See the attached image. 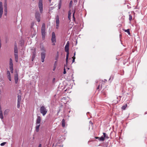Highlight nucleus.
<instances>
[{
    "instance_id": "obj_35",
    "label": "nucleus",
    "mask_w": 147,
    "mask_h": 147,
    "mask_svg": "<svg viewBox=\"0 0 147 147\" xmlns=\"http://www.w3.org/2000/svg\"><path fill=\"white\" fill-rule=\"evenodd\" d=\"M21 102H18L17 107L19 108L20 107Z\"/></svg>"
},
{
    "instance_id": "obj_54",
    "label": "nucleus",
    "mask_w": 147,
    "mask_h": 147,
    "mask_svg": "<svg viewBox=\"0 0 147 147\" xmlns=\"http://www.w3.org/2000/svg\"><path fill=\"white\" fill-rule=\"evenodd\" d=\"M55 68H54L53 69V71H54L55 70Z\"/></svg>"
},
{
    "instance_id": "obj_43",
    "label": "nucleus",
    "mask_w": 147,
    "mask_h": 147,
    "mask_svg": "<svg viewBox=\"0 0 147 147\" xmlns=\"http://www.w3.org/2000/svg\"><path fill=\"white\" fill-rule=\"evenodd\" d=\"M127 6L128 7V9H129V8H131V7L130 6V4H129V5H127Z\"/></svg>"
},
{
    "instance_id": "obj_7",
    "label": "nucleus",
    "mask_w": 147,
    "mask_h": 147,
    "mask_svg": "<svg viewBox=\"0 0 147 147\" xmlns=\"http://www.w3.org/2000/svg\"><path fill=\"white\" fill-rule=\"evenodd\" d=\"M35 17L38 22L40 21V15L39 13L36 12L35 13Z\"/></svg>"
},
{
    "instance_id": "obj_37",
    "label": "nucleus",
    "mask_w": 147,
    "mask_h": 147,
    "mask_svg": "<svg viewBox=\"0 0 147 147\" xmlns=\"http://www.w3.org/2000/svg\"><path fill=\"white\" fill-rule=\"evenodd\" d=\"M6 144V142H3L0 145L1 146H3L5 144Z\"/></svg>"
},
{
    "instance_id": "obj_44",
    "label": "nucleus",
    "mask_w": 147,
    "mask_h": 147,
    "mask_svg": "<svg viewBox=\"0 0 147 147\" xmlns=\"http://www.w3.org/2000/svg\"><path fill=\"white\" fill-rule=\"evenodd\" d=\"M40 10V12L41 13H42V11L43 10Z\"/></svg>"
},
{
    "instance_id": "obj_50",
    "label": "nucleus",
    "mask_w": 147,
    "mask_h": 147,
    "mask_svg": "<svg viewBox=\"0 0 147 147\" xmlns=\"http://www.w3.org/2000/svg\"><path fill=\"white\" fill-rule=\"evenodd\" d=\"M75 55H76V52H74V57H75Z\"/></svg>"
},
{
    "instance_id": "obj_11",
    "label": "nucleus",
    "mask_w": 147,
    "mask_h": 147,
    "mask_svg": "<svg viewBox=\"0 0 147 147\" xmlns=\"http://www.w3.org/2000/svg\"><path fill=\"white\" fill-rule=\"evenodd\" d=\"M14 52L15 53H18V49L16 44H15L14 47Z\"/></svg>"
},
{
    "instance_id": "obj_46",
    "label": "nucleus",
    "mask_w": 147,
    "mask_h": 147,
    "mask_svg": "<svg viewBox=\"0 0 147 147\" xmlns=\"http://www.w3.org/2000/svg\"><path fill=\"white\" fill-rule=\"evenodd\" d=\"M41 146H42L41 144H40L39 145L38 147H41Z\"/></svg>"
},
{
    "instance_id": "obj_14",
    "label": "nucleus",
    "mask_w": 147,
    "mask_h": 147,
    "mask_svg": "<svg viewBox=\"0 0 147 147\" xmlns=\"http://www.w3.org/2000/svg\"><path fill=\"white\" fill-rule=\"evenodd\" d=\"M62 126L63 127H64L65 126V122L64 119H63L61 121Z\"/></svg>"
},
{
    "instance_id": "obj_52",
    "label": "nucleus",
    "mask_w": 147,
    "mask_h": 147,
    "mask_svg": "<svg viewBox=\"0 0 147 147\" xmlns=\"http://www.w3.org/2000/svg\"><path fill=\"white\" fill-rule=\"evenodd\" d=\"M55 80V78H53V81H54Z\"/></svg>"
},
{
    "instance_id": "obj_21",
    "label": "nucleus",
    "mask_w": 147,
    "mask_h": 147,
    "mask_svg": "<svg viewBox=\"0 0 147 147\" xmlns=\"http://www.w3.org/2000/svg\"><path fill=\"white\" fill-rule=\"evenodd\" d=\"M61 0H60L59 2V5H58V8H59V9H60L61 8Z\"/></svg>"
},
{
    "instance_id": "obj_59",
    "label": "nucleus",
    "mask_w": 147,
    "mask_h": 147,
    "mask_svg": "<svg viewBox=\"0 0 147 147\" xmlns=\"http://www.w3.org/2000/svg\"><path fill=\"white\" fill-rule=\"evenodd\" d=\"M73 76V74H72V76Z\"/></svg>"
},
{
    "instance_id": "obj_19",
    "label": "nucleus",
    "mask_w": 147,
    "mask_h": 147,
    "mask_svg": "<svg viewBox=\"0 0 147 147\" xmlns=\"http://www.w3.org/2000/svg\"><path fill=\"white\" fill-rule=\"evenodd\" d=\"M21 95H18V102H21Z\"/></svg>"
},
{
    "instance_id": "obj_6",
    "label": "nucleus",
    "mask_w": 147,
    "mask_h": 147,
    "mask_svg": "<svg viewBox=\"0 0 147 147\" xmlns=\"http://www.w3.org/2000/svg\"><path fill=\"white\" fill-rule=\"evenodd\" d=\"M41 61L42 62L44 61V60L45 57V52H42L41 53Z\"/></svg>"
},
{
    "instance_id": "obj_5",
    "label": "nucleus",
    "mask_w": 147,
    "mask_h": 147,
    "mask_svg": "<svg viewBox=\"0 0 147 147\" xmlns=\"http://www.w3.org/2000/svg\"><path fill=\"white\" fill-rule=\"evenodd\" d=\"M69 41H68L67 42V43L65 46V51H66L67 52V53H68V54H69Z\"/></svg>"
},
{
    "instance_id": "obj_49",
    "label": "nucleus",
    "mask_w": 147,
    "mask_h": 147,
    "mask_svg": "<svg viewBox=\"0 0 147 147\" xmlns=\"http://www.w3.org/2000/svg\"><path fill=\"white\" fill-rule=\"evenodd\" d=\"M0 45H1V40L0 39Z\"/></svg>"
},
{
    "instance_id": "obj_3",
    "label": "nucleus",
    "mask_w": 147,
    "mask_h": 147,
    "mask_svg": "<svg viewBox=\"0 0 147 147\" xmlns=\"http://www.w3.org/2000/svg\"><path fill=\"white\" fill-rule=\"evenodd\" d=\"M56 22V28L58 29L59 26V15H57L55 18Z\"/></svg>"
},
{
    "instance_id": "obj_4",
    "label": "nucleus",
    "mask_w": 147,
    "mask_h": 147,
    "mask_svg": "<svg viewBox=\"0 0 147 147\" xmlns=\"http://www.w3.org/2000/svg\"><path fill=\"white\" fill-rule=\"evenodd\" d=\"M52 42L53 43V45H55V43L56 42V39L55 38V33L53 32L52 33V38L51 39Z\"/></svg>"
},
{
    "instance_id": "obj_12",
    "label": "nucleus",
    "mask_w": 147,
    "mask_h": 147,
    "mask_svg": "<svg viewBox=\"0 0 147 147\" xmlns=\"http://www.w3.org/2000/svg\"><path fill=\"white\" fill-rule=\"evenodd\" d=\"M13 67V61L11 58L9 59V67Z\"/></svg>"
},
{
    "instance_id": "obj_9",
    "label": "nucleus",
    "mask_w": 147,
    "mask_h": 147,
    "mask_svg": "<svg viewBox=\"0 0 147 147\" xmlns=\"http://www.w3.org/2000/svg\"><path fill=\"white\" fill-rule=\"evenodd\" d=\"M38 7L39 9H43L42 0H39L38 2Z\"/></svg>"
},
{
    "instance_id": "obj_17",
    "label": "nucleus",
    "mask_w": 147,
    "mask_h": 147,
    "mask_svg": "<svg viewBox=\"0 0 147 147\" xmlns=\"http://www.w3.org/2000/svg\"><path fill=\"white\" fill-rule=\"evenodd\" d=\"M71 10L68 11V18L69 20H71Z\"/></svg>"
},
{
    "instance_id": "obj_8",
    "label": "nucleus",
    "mask_w": 147,
    "mask_h": 147,
    "mask_svg": "<svg viewBox=\"0 0 147 147\" xmlns=\"http://www.w3.org/2000/svg\"><path fill=\"white\" fill-rule=\"evenodd\" d=\"M37 118L36 119V124H40V123L41 118L38 115H37Z\"/></svg>"
},
{
    "instance_id": "obj_24",
    "label": "nucleus",
    "mask_w": 147,
    "mask_h": 147,
    "mask_svg": "<svg viewBox=\"0 0 147 147\" xmlns=\"http://www.w3.org/2000/svg\"><path fill=\"white\" fill-rule=\"evenodd\" d=\"M103 136H104V137L105 139V138H107V139L109 137L106 134V133H103Z\"/></svg>"
},
{
    "instance_id": "obj_32",
    "label": "nucleus",
    "mask_w": 147,
    "mask_h": 147,
    "mask_svg": "<svg viewBox=\"0 0 147 147\" xmlns=\"http://www.w3.org/2000/svg\"><path fill=\"white\" fill-rule=\"evenodd\" d=\"M0 9H3V4L1 2L0 3Z\"/></svg>"
},
{
    "instance_id": "obj_33",
    "label": "nucleus",
    "mask_w": 147,
    "mask_h": 147,
    "mask_svg": "<svg viewBox=\"0 0 147 147\" xmlns=\"http://www.w3.org/2000/svg\"><path fill=\"white\" fill-rule=\"evenodd\" d=\"M7 77L9 76H11L10 71H7Z\"/></svg>"
},
{
    "instance_id": "obj_39",
    "label": "nucleus",
    "mask_w": 147,
    "mask_h": 147,
    "mask_svg": "<svg viewBox=\"0 0 147 147\" xmlns=\"http://www.w3.org/2000/svg\"><path fill=\"white\" fill-rule=\"evenodd\" d=\"M7 10H5L4 14L6 16L7 14Z\"/></svg>"
},
{
    "instance_id": "obj_23",
    "label": "nucleus",
    "mask_w": 147,
    "mask_h": 147,
    "mask_svg": "<svg viewBox=\"0 0 147 147\" xmlns=\"http://www.w3.org/2000/svg\"><path fill=\"white\" fill-rule=\"evenodd\" d=\"M69 55V54H68V53H67L66 58V63H68V59Z\"/></svg>"
},
{
    "instance_id": "obj_38",
    "label": "nucleus",
    "mask_w": 147,
    "mask_h": 147,
    "mask_svg": "<svg viewBox=\"0 0 147 147\" xmlns=\"http://www.w3.org/2000/svg\"><path fill=\"white\" fill-rule=\"evenodd\" d=\"M68 67V63H66L65 64V65L64 68H66V67Z\"/></svg>"
},
{
    "instance_id": "obj_29",
    "label": "nucleus",
    "mask_w": 147,
    "mask_h": 147,
    "mask_svg": "<svg viewBox=\"0 0 147 147\" xmlns=\"http://www.w3.org/2000/svg\"><path fill=\"white\" fill-rule=\"evenodd\" d=\"M127 105L126 104L125 105L123 106L122 107V109L123 110H125V109L126 107H127Z\"/></svg>"
},
{
    "instance_id": "obj_20",
    "label": "nucleus",
    "mask_w": 147,
    "mask_h": 147,
    "mask_svg": "<svg viewBox=\"0 0 147 147\" xmlns=\"http://www.w3.org/2000/svg\"><path fill=\"white\" fill-rule=\"evenodd\" d=\"M4 9H7V0H5V1L4 5Z\"/></svg>"
},
{
    "instance_id": "obj_27",
    "label": "nucleus",
    "mask_w": 147,
    "mask_h": 147,
    "mask_svg": "<svg viewBox=\"0 0 147 147\" xmlns=\"http://www.w3.org/2000/svg\"><path fill=\"white\" fill-rule=\"evenodd\" d=\"M105 140L104 136H101L99 138V141H104Z\"/></svg>"
},
{
    "instance_id": "obj_31",
    "label": "nucleus",
    "mask_w": 147,
    "mask_h": 147,
    "mask_svg": "<svg viewBox=\"0 0 147 147\" xmlns=\"http://www.w3.org/2000/svg\"><path fill=\"white\" fill-rule=\"evenodd\" d=\"M75 13V10H74V11H73V20L74 21H75V18L74 17V14Z\"/></svg>"
},
{
    "instance_id": "obj_51",
    "label": "nucleus",
    "mask_w": 147,
    "mask_h": 147,
    "mask_svg": "<svg viewBox=\"0 0 147 147\" xmlns=\"http://www.w3.org/2000/svg\"><path fill=\"white\" fill-rule=\"evenodd\" d=\"M57 58H58V52H57Z\"/></svg>"
},
{
    "instance_id": "obj_10",
    "label": "nucleus",
    "mask_w": 147,
    "mask_h": 147,
    "mask_svg": "<svg viewBox=\"0 0 147 147\" xmlns=\"http://www.w3.org/2000/svg\"><path fill=\"white\" fill-rule=\"evenodd\" d=\"M14 80L16 84H17L18 82V75L17 72L14 75Z\"/></svg>"
},
{
    "instance_id": "obj_58",
    "label": "nucleus",
    "mask_w": 147,
    "mask_h": 147,
    "mask_svg": "<svg viewBox=\"0 0 147 147\" xmlns=\"http://www.w3.org/2000/svg\"><path fill=\"white\" fill-rule=\"evenodd\" d=\"M35 0H32L33 1H34Z\"/></svg>"
},
{
    "instance_id": "obj_47",
    "label": "nucleus",
    "mask_w": 147,
    "mask_h": 147,
    "mask_svg": "<svg viewBox=\"0 0 147 147\" xmlns=\"http://www.w3.org/2000/svg\"><path fill=\"white\" fill-rule=\"evenodd\" d=\"M96 139H98L99 140V137H96Z\"/></svg>"
},
{
    "instance_id": "obj_13",
    "label": "nucleus",
    "mask_w": 147,
    "mask_h": 147,
    "mask_svg": "<svg viewBox=\"0 0 147 147\" xmlns=\"http://www.w3.org/2000/svg\"><path fill=\"white\" fill-rule=\"evenodd\" d=\"M15 60L16 62H18V56L17 54L15 53L14 54Z\"/></svg>"
},
{
    "instance_id": "obj_18",
    "label": "nucleus",
    "mask_w": 147,
    "mask_h": 147,
    "mask_svg": "<svg viewBox=\"0 0 147 147\" xmlns=\"http://www.w3.org/2000/svg\"><path fill=\"white\" fill-rule=\"evenodd\" d=\"M0 118L1 119H3L2 112L1 110V108H0Z\"/></svg>"
},
{
    "instance_id": "obj_55",
    "label": "nucleus",
    "mask_w": 147,
    "mask_h": 147,
    "mask_svg": "<svg viewBox=\"0 0 147 147\" xmlns=\"http://www.w3.org/2000/svg\"><path fill=\"white\" fill-rule=\"evenodd\" d=\"M1 45H0V49H1Z\"/></svg>"
},
{
    "instance_id": "obj_2",
    "label": "nucleus",
    "mask_w": 147,
    "mask_h": 147,
    "mask_svg": "<svg viewBox=\"0 0 147 147\" xmlns=\"http://www.w3.org/2000/svg\"><path fill=\"white\" fill-rule=\"evenodd\" d=\"M47 111V109L44 106H42L40 107V111L43 116H44L46 114Z\"/></svg>"
},
{
    "instance_id": "obj_16",
    "label": "nucleus",
    "mask_w": 147,
    "mask_h": 147,
    "mask_svg": "<svg viewBox=\"0 0 147 147\" xmlns=\"http://www.w3.org/2000/svg\"><path fill=\"white\" fill-rule=\"evenodd\" d=\"M9 109H7L5 110L4 112V115H7L8 114L9 112Z\"/></svg>"
},
{
    "instance_id": "obj_57",
    "label": "nucleus",
    "mask_w": 147,
    "mask_h": 147,
    "mask_svg": "<svg viewBox=\"0 0 147 147\" xmlns=\"http://www.w3.org/2000/svg\"><path fill=\"white\" fill-rule=\"evenodd\" d=\"M36 34H34V36Z\"/></svg>"
},
{
    "instance_id": "obj_36",
    "label": "nucleus",
    "mask_w": 147,
    "mask_h": 147,
    "mask_svg": "<svg viewBox=\"0 0 147 147\" xmlns=\"http://www.w3.org/2000/svg\"><path fill=\"white\" fill-rule=\"evenodd\" d=\"M132 19V17L131 15H129V20L130 21H131Z\"/></svg>"
},
{
    "instance_id": "obj_25",
    "label": "nucleus",
    "mask_w": 147,
    "mask_h": 147,
    "mask_svg": "<svg viewBox=\"0 0 147 147\" xmlns=\"http://www.w3.org/2000/svg\"><path fill=\"white\" fill-rule=\"evenodd\" d=\"M73 3V2L72 1H71L69 4V8L70 9L71 7L72 6V4Z\"/></svg>"
},
{
    "instance_id": "obj_26",
    "label": "nucleus",
    "mask_w": 147,
    "mask_h": 147,
    "mask_svg": "<svg viewBox=\"0 0 147 147\" xmlns=\"http://www.w3.org/2000/svg\"><path fill=\"white\" fill-rule=\"evenodd\" d=\"M124 31H125V32H127L129 35H130V34L129 29H127V30H124Z\"/></svg>"
},
{
    "instance_id": "obj_1",
    "label": "nucleus",
    "mask_w": 147,
    "mask_h": 147,
    "mask_svg": "<svg viewBox=\"0 0 147 147\" xmlns=\"http://www.w3.org/2000/svg\"><path fill=\"white\" fill-rule=\"evenodd\" d=\"M46 29L45 24L43 23L42 24L41 29V34L42 39L43 40H44L45 38L46 35Z\"/></svg>"
},
{
    "instance_id": "obj_40",
    "label": "nucleus",
    "mask_w": 147,
    "mask_h": 147,
    "mask_svg": "<svg viewBox=\"0 0 147 147\" xmlns=\"http://www.w3.org/2000/svg\"><path fill=\"white\" fill-rule=\"evenodd\" d=\"M63 70H64V71H63V73L64 74H65L66 73V68H64Z\"/></svg>"
},
{
    "instance_id": "obj_15",
    "label": "nucleus",
    "mask_w": 147,
    "mask_h": 147,
    "mask_svg": "<svg viewBox=\"0 0 147 147\" xmlns=\"http://www.w3.org/2000/svg\"><path fill=\"white\" fill-rule=\"evenodd\" d=\"M40 126V124H36V131L37 132H38L39 131V128Z\"/></svg>"
},
{
    "instance_id": "obj_34",
    "label": "nucleus",
    "mask_w": 147,
    "mask_h": 147,
    "mask_svg": "<svg viewBox=\"0 0 147 147\" xmlns=\"http://www.w3.org/2000/svg\"><path fill=\"white\" fill-rule=\"evenodd\" d=\"M11 72V73H13V67H9Z\"/></svg>"
},
{
    "instance_id": "obj_45",
    "label": "nucleus",
    "mask_w": 147,
    "mask_h": 147,
    "mask_svg": "<svg viewBox=\"0 0 147 147\" xmlns=\"http://www.w3.org/2000/svg\"><path fill=\"white\" fill-rule=\"evenodd\" d=\"M67 69L68 70H69V68L68 67H66V69Z\"/></svg>"
},
{
    "instance_id": "obj_56",
    "label": "nucleus",
    "mask_w": 147,
    "mask_h": 147,
    "mask_svg": "<svg viewBox=\"0 0 147 147\" xmlns=\"http://www.w3.org/2000/svg\"><path fill=\"white\" fill-rule=\"evenodd\" d=\"M51 0H49V1L50 2H51Z\"/></svg>"
},
{
    "instance_id": "obj_41",
    "label": "nucleus",
    "mask_w": 147,
    "mask_h": 147,
    "mask_svg": "<svg viewBox=\"0 0 147 147\" xmlns=\"http://www.w3.org/2000/svg\"><path fill=\"white\" fill-rule=\"evenodd\" d=\"M76 58L75 57H73L72 63H74L75 61V59Z\"/></svg>"
},
{
    "instance_id": "obj_30",
    "label": "nucleus",
    "mask_w": 147,
    "mask_h": 147,
    "mask_svg": "<svg viewBox=\"0 0 147 147\" xmlns=\"http://www.w3.org/2000/svg\"><path fill=\"white\" fill-rule=\"evenodd\" d=\"M40 49L41 51H44L43 52H45L46 51V50L44 47H40Z\"/></svg>"
},
{
    "instance_id": "obj_42",
    "label": "nucleus",
    "mask_w": 147,
    "mask_h": 147,
    "mask_svg": "<svg viewBox=\"0 0 147 147\" xmlns=\"http://www.w3.org/2000/svg\"><path fill=\"white\" fill-rule=\"evenodd\" d=\"M8 78L9 80V81H11V76L8 77Z\"/></svg>"
},
{
    "instance_id": "obj_22",
    "label": "nucleus",
    "mask_w": 147,
    "mask_h": 147,
    "mask_svg": "<svg viewBox=\"0 0 147 147\" xmlns=\"http://www.w3.org/2000/svg\"><path fill=\"white\" fill-rule=\"evenodd\" d=\"M35 57V52L34 51L33 53V55L32 57V61H33Z\"/></svg>"
},
{
    "instance_id": "obj_28",
    "label": "nucleus",
    "mask_w": 147,
    "mask_h": 147,
    "mask_svg": "<svg viewBox=\"0 0 147 147\" xmlns=\"http://www.w3.org/2000/svg\"><path fill=\"white\" fill-rule=\"evenodd\" d=\"M3 12V10H0V18H1Z\"/></svg>"
},
{
    "instance_id": "obj_53",
    "label": "nucleus",
    "mask_w": 147,
    "mask_h": 147,
    "mask_svg": "<svg viewBox=\"0 0 147 147\" xmlns=\"http://www.w3.org/2000/svg\"><path fill=\"white\" fill-rule=\"evenodd\" d=\"M77 0H74V2H77Z\"/></svg>"
},
{
    "instance_id": "obj_48",
    "label": "nucleus",
    "mask_w": 147,
    "mask_h": 147,
    "mask_svg": "<svg viewBox=\"0 0 147 147\" xmlns=\"http://www.w3.org/2000/svg\"><path fill=\"white\" fill-rule=\"evenodd\" d=\"M99 86H100L99 85L98 86V87L97 88V89H99Z\"/></svg>"
}]
</instances>
